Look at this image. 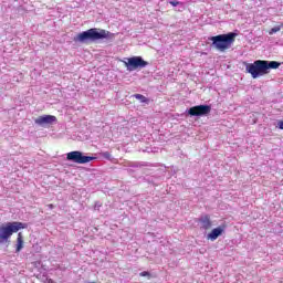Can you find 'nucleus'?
I'll use <instances>...</instances> for the list:
<instances>
[{
	"label": "nucleus",
	"instance_id": "obj_15",
	"mask_svg": "<svg viewBox=\"0 0 283 283\" xmlns=\"http://www.w3.org/2000/svg\"><path fill=\"white\" fill-rule=\"evenodd\" d=\"M140 277H151V274L148 271H144L139 273Z\"/></svg>",
	"mask_w": 283,
	"mask_h": 283
},
{
	"label": "nucleus",
	"instance_id": "obj_17",
	"mask_svg": "<svg viewBox=\"0 0 283 283\" xmlns=\"http://www.w3.org/2000/svg\"><path fill=\"white\" fill-rule=\"evenodd\" d=\"M279 129H283V119L279 120Z\"/></svg>",
	"mask_w": 283,
	"mask_h": 283
},
{
	"label": "nucleus",
	"instance_id": "obj_8",
	"mask_svg": "<svg viewBox=\"0 0 283 283\" xmlns=\"http://www.w3.org/2000/svg\"><path fill=\"white\" fill-rule=\"evenodd\" d=\"M227 229V224H221L210 231L208 234V240H211V242H214V240H218L222 233H224Z\"/></svg>",
	"mask_w": 283,
	"mask_h": 283
},
{
	"label": "nucleus",
	"instance_id": "obj_13",
	"mask_svg": "<svg viewBox=\"0 0 283 283\" xmlns=\"http://www.w3.org/2000/svg\"><path fill=\"white\" fill-rule=\"evenodd\" d=\"M134 96L137 98V101H140V103H147L148 101L147 97H145L143 94H135Z\"/></svg>",
	"mask_w": 283,
	"mask_h": 283
},
{
	"label": "nucleus",
	"instance_id": "obj_16",
	"mask_svg": "<svg viewBox=\"0 0 283 283\" xmlns=\"http://www.w3.org/2000/svg\"><path fill=\"white\" fill-rule=\"evenodd\" d=\"M169 3H170V6H172L174 8H176L177 6H182V2H180V1H170Z\"/></svg>",
	"mask_w": 283,
	"mask_h": 283
},
{
	"label": "nucleus",
	"instance_id": "obj_12",
	"mask_svg": "<svg viewBox=\"0 0 283 283\" xmlns=\"http://www.w3.org/2000/svg\"><path fill=\"white\" fill-rule=\"evenodd\" d=\"M23 234L19 232L17 238L15 253H20V251L23 249Z\"/></svg>",
	"mask_w": 283,
	"mask_h": 283
},
{
	"label": "nucleus",
	"instance_id": "obj_9",
	"mask_svg": "<svg viewBox=\"0 0 283 283\" xmlns=\"http://www.w3.org/2000/svg\"><path fill=\"white\" fill-rule=\"evenodd\" d=\"M52 123H56V116L44 115V116H39L35 119V125H52Z\"/></svg>",
	"mask_w": 283,
	"mask_h": 283
},
{
	"label": "nucleus",
	"instance_id": "obj_19",
	"mask_svg": "<svg viewBox=\"0 0 283 283\" xmlns=\"http://www.w3.org/2000/svg\"><path fill=\"white\" fill-rule=\"evenodd\" d=\"M49 209H54V205L53 203H50L48 205Z\"/></svg>",
	"mask_w": 283,
	"mask_h": 283
},
{
	"label": "nucleus",
	"instance_id": "obj_6",
	"mask_svg": "<svg viewBox=\"0 0 283 283\" xmlns=\"http://www.w3.org/2000/svg\"><path fill=\"white\" fill-rule=\"evenodd\" d=\"M125 67H127L128 72H134V70H138V67H147L149 63L143 60L142 56H133L127 59V62L124 61Z\"/></svg>",
	"mask_w": 283,
	"mask_h": 283
},
{
	"label": "nucleus",
	"instance_id": "obj_1",
	"mask_svg": "<svg viewBox=\"0 0 283 283\" xmlns=\"http://www.w3.org/2000/svg\"><path fill=\"white\" fill-rule=\"evenodd\" d=\"M114 34L105 29H88L87 31H83L76 35L74 41H78L80 43H85V41H101V39H112Z\"/></svg>",
	"mask_w": 283,
	"mask_h": 283
},
{
	"label": "nucleus",
	"instance_id": "obj_4",
	"mask_svg": "<svg viewBox=\"0 0 283 283\" xmlns=\"http://www.w3.org/2000/svg\"><path fill=\"white\" fill-rule=\"evenodd\" d=\"M247 73L251 74L252 78H258L266 74V66L264 60H256L245 66Z\"/></svg>",
	"mask_w": 283,
	"mask_h": 283
},
{
	"label": "nucleus",
	"instance_id": "obj_20",
	"mask_svg": "<svg viewBox=\"0 0 283 283\" xmlns=\"http://www.w3.org/2000/svg\"><path fill=\"white\" fill-rule=\"evenodd\" d=\"M105 158H109V153H104Z\"/></svg>",
	"mask_w": 283,
	"mask_h": 283
},
{
	"label": "nucleus",
	"instance_id": "obj_7",
	"mask_svg": "<svg viewBox=\"0 0 283 283\" xmlns=\"http://www.w3.org/2000/svg\"><path fill=\"white\" fill-rule=\"evenodd\" d=\"M189 116H207V114H211L210 105H198L192 106L188 111Z\"/></svg>",
	"mask_w": 283,
	"mask_h": 283
},
{
	"label": "nucleus",
	"instance_id": "obj_10",
	"mask_svg": "<svg viewBox=\"0 0 283 283\" xmlns=\"http://www.w3.org/2000/svg\"><path fill=\"white\" fill-rule=\"evenodd\" d=\"M200 229L205 231H209L211 227H213V222L211 221V217L209 214H205L199 218Z\"/></svg>",
	"mask_w": 283,
	"mask_h": 283
},
{
	"label": "nucleus",
	"instance_id": "obj_2",
	"mask_svg": "<svg viewBox=\"0 0 283 283\" xmlns=\"http://www.w3.org/2000/svg\"><path fill=\"white\" fill-rule=\"evenodd\" d=\"M238 34L230 32L228 34H219L211 36L209 40L212 41V46L214 50H218V52H226L235 43V38Z\"/></svg>",
	"mask_w": 283,
	"mask_h": 283
},
{
	"label": "nucleus",
	"instance_id": "obj_5",
	"mask_svg": "<svg viewBox=\"0 0 283 283\" xmlns=\"http://www.w3.org/2000/svg\"><path fill=\"white\" fill-rule=\"evenodd\" d=\"M66 159L71 160L72 163H76L77 165H86V163H92V160H95L96 157L84 156L83 153L74 150L66 154Z\"/></svg>",
	"mask_w": 283,
	"mask_h": 283
},
{
	"label": "nucleus",
	"instance_id": "obj_3",
	"mask_svg": "<svg viewBox=\"0 0 283 283\" xmlns=\"http://www.w3.org/2000/svg\"><path fill=\"white\" fill-rule=\"evenodd\" d=\"M20 229H28V223L13 221L0 226V244H6L13 233H18Z\"/></svg>",
	"mask_w": 283,
	"mask_h": 283
},
{
	"label": "nucleus",
	"instance_id": "obj_14",
	"mask_svg": "<svg viewBox=\"0 0 283 283\" xmlns=\"http://www.w3.org/2000/svg\"><path fill=\"white\" fill-rule=\"evenodd\" d=\"M281 28L280 27H274L269 31V34H275L277 32H280Z\"/></svg>",
	"mask_w": 283,
	"mask_h": 283
},
{
	"label": "nucleus",
	"instance_id": "obj_18",
	"mask_svg": "<svg viewBox=\"0 0 283 283\" xmlns=\"http://www.w3.org/2000/svg\"><path fill=\"white\" fill-rule=\"evenodd\" d=\"M46 283H55L52 279H46Z\"/></svg>",
	"mask_w": 283,
	"mask_h": 283
},
{
	"label": "nucleus",
	"instance_id": "obj_11",
	"mask_svg": "<svg viewBox=\"0 0 283 283\" xmlns=\"http://www.w3.org/2000/svg\"><path fill=\"white\" fill-rule=\"evenodd\" d=\"M264 65H265V72H266V74H269V70H277V67H280L281 64L277 61L269 62V61L264 60Z\"/></svg>",
	"mask_w": 283,
	"mask_h": 283
}]
</instances>
